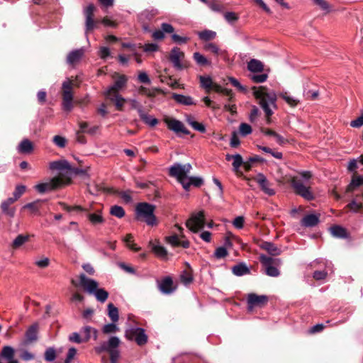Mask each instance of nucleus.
<instances>
[{"mask_svg":"<svg viewBox=\"0 0 363 363\" xmlns=\"http://www.w3.org/2000/svg\"><path fill=\"white\" fill-rule=\"evenodd\" d=\"M79 284L86 292L94 294L98 301L104 303L107 300L108 293L104 289H98L99 284L94 279L88 278L84 274H81Z\"/></svg>","mask_w":363,"mask_h":363,"instance_id":"2","label":"nucleus"},{"mask_svg":"<svg viewBox=\"0 0 363 363\" xmlns=\"http://www.w3.org/2000/svg\"><path fill=\"white\" fill-rule=\"evenodd\" d=\"M107 98L115 103V105L118 110H121V108L123 107L125 101V99L123 97H122L119 94H116L110 96L109 97Z\"/></svg>","mask_w":363,"mask_h":363,"instance_id":"44","label":"nucleus"},{"mask_svg":"<svg viewBox=\"0 0 363 363\" xmlns=\"http://www.w3.org/2000/svg\"><path fill=\"white\" fill-rule=\"evenodd\" d=\"M225 20L230 24H234L239 18L238 14L235 12L229 11L223 14Z\"/></svg>","mask_w":363,"mask_h":363,"instance_id":"49","label":"nucleus"},{"mask_svg":"<svg viewBox=\"0 0 363 363\" xmlns=\"http://www.w3.org/2000/svg\"><path fill=\"white\" fill-rule=\"evenodd\" d=\"M232 272L238 277H241L250 274V269L245 263L240 262L232 267Z\"/></svg>","mask_w":363,"mask_h":363,"instance_id":"28","label":"nucleus"},{"mask_svg":"<svg viewBox=\"0 0 363 363\" xmlns=\"http://www.w3.org/2000/svg\"><path fill=\"white\" fill-rule=\"evenodd\" d=\"M159 13L156 9H145L139 15V19L141 22L151 21Z\"/></svg>","mask_w":363,"mask_h":363,"instance_id":"26","label":"nucleus"},{"mask_svg":"<svg viewBox=\"0 0 363 363\" xmlns=\"http://www.w3.org/2000/svg\"><path fill=\"white\" fill-rule=\"evenodd\" d=\"M40 200H36L33 202L28 203L23 206V208L29 209L32 213H37L40 208Z\"/></svg>","mask_w":363,"mask_h":363,"instance_id":"47","label":"nucleus"},{"mask_svg":"<svg viewBox=\"0 0 363 363\" xmlns=\"http://www.w3.org/2000/svg\"><path fill=\"white\" fill-rule=\"evenodd\" d=\"M33 150V143L28 139H23L17 147V150L21 154L30 153Z\"/></svg>","mask_w":363,"mask_h":363,"instance_id":"25","label":"nucleus"},{"mask_svg":"<svg viewBox=\"0 0 363 363\" xmlns=\"http://www.w3.org/2000/svg\"><path fill=\"white\" fill-rule=\"evenodd\" d=\"M123 242L125 243L126 246L132 250L139 251L140 247H137V245L133 243V237L131 234H128L124 238Z\"/></svg>","mask_w":363,"mask_h":363,"instance_id":"43","label":"nucleus"},{"mask_svg":"<svg viewBox=\"0 0 363 363\" xmlns=\"http://www.w3.org/2000/svg\"><path fill=\"white\" fill-rule=\"evenodd\" d=\"M26 186L23 184H19L16 186L15 191L13 193L12 199L16 201H17L26 191Z\"/></svg>","mask_w":363,"mask_h":363,"instance_id":"46","label":"nucleus"},{"mask_svg":"<svg viewBox=\"0 0 363 363\" xmlns=\"http://www.w3.org/2000/svg\"><path fill=\"white\" fill-rule=\"evenodd\" d=\"M201 86L205 89L208 92L211 89L213 82L209 76H200Z\"/></svg>","mask_w":363,"mask_h":363,"instance_id":"37","label":"nucleus"},{"mask_svg":"<svg viewBox=\"0 0 363 363\" xmlns=\"http://www.w3.org/2000/svg\"><path fill=\"white\" fill-rule=\"evenodd\" d=\"M113 77L116 79L115 82L104 91V95L106 97L118 94L119 91L125 87L127 84L128 77L125 75L118 74L117 73H115Z\"/></svg>","mask_w":363,"mask_h":363,"instance_id":"8","label":"nucleus"},{"mask_svg":"<svg viewBox=\"0 0 363 363\" xmlns=\"http://www.w3.org/2000/svg\"><path fill=\"white\" fill-rule=\"evenodd\" d=\"M268 301V298L265 295H257L256 294H249L247 296L248 309L252 311L255 306H262Z\"/></svg>","mask_w":363,"mask_h":363,"instance_id":"16","label":"nucleus"},{"mask_svg":"<svg viewBox=\"0 0 363 363\" xmlns=\"http://www.w3.org/2000/svg\"><path fill=\"white\" fill-rule=\"evenodd\" d=\"M172 99L175 100L176 102L186 105V106H190L195 104L193 99L189 96H184L182 94H175L174 93L172 94Z\"/></svg>","mask_w":363,"mask_h":363,"instance_id":"29","label":"nucleus"},{"mask_svg":"<svg viewBox=\"0 0 363 363\" xmlns=\"http://www.w3.org/2000/svg\"><path fill=\"white\" fill-rule=\"evenodd\" d=\"M38 330V323L33 324L27 329L26 334H25L26 340L24 342V344L27 345V344L33 342L37 340Z\"/></svg>","mask_w":363,"mask_h":363,"instance_id":"21","label":"nucleus"},{"mask_svg":"<svg viewBox=\"0 0 363 363\" xmlns=\"http://www.w3.org/2000/svg\"><path fill=\"white\" fill-rule=\"evenodd\" d=\"M87 218L90 223L94 226L101 225L105 221L104 217L101 215V212L99 211L96 213H89L87 215Z\"/></svg>","mask_w":363,"mask_h":363,"instance_id":"30","label":"nucleus"},{"mask_svg":"<svg viewBox=\"0 0 363 363\" xmlns=\"http://www.w3.org/2000/svg\"><path fill=\"white\" fill-rule=\"evenodd\" d=\"M252 128L249 124L245 123H242L240 125L239 133L242 136L245 137V136L250 135L252 133Z\"/></svg>","mask_w":363,"mask_h":363,"instance_id":"52","label":"nucleus"},{"mask_svg":"<svg viewBox=\"0 0 363 363\" xmlns=\"http://www.w3.org/2000/svg\"><path fill=\"white\" fill-rule=\"evenodd\" d=\"M362 184H363V177L358 176V177H354L348 186V191H353L355 189V188H357Z\"/></svg>","mask_w":363,"mask_h":363,"instance_id":"45","label":"nucleus"},{"mask_svg":"<svg viewBox=\"0 0 363 363\" xmlns=\"http://www.w3.org/2000/svg\"><path fill=\"white\" fill-rule=\"evenodd\" d=\"M261 247L267 251L272 255H278L280 253V250L277 248V247L270 242H264L262 244Z\"/></svg>","mask_w":363,"mask_h":363,"instance_id":"35","label":"nucleus"},{"mask_svg":"<svg viewBox=\"0 0 363 363\" xmlns=\"http://www.w3.org/2000/svg\"><path fill=\"white\" fill-rule=\"evenodd\" d=\"M155 206L146 202H141L135 206V219L143 221L147 225L153 226L157 224V218L154 214Z\"/></svg>","mask_w":363,"mask_h":363,"instance_id":"3","label":"nucleus"},{"mask_svg":"<svg viewBox=\"0 0 363 363\" xmlns=\"http://www.w3.org/2000/svg\"><path fill=\"white\" fill-rule=\"evenodd\" d=\"M15 201L12 198H9L1 203V208L2 211L10 217H13L15 214V210L13 208L10 209L9 206Z\"/></svg>","mask_w":363,"mask_h":363,"instance_id":"31","label":"nucleus"},{"mask_svg":"<svg viewBox=\"0 0 363 363\" xmlns=\"http://www.w3.org/2000/svg\"><path fill=\"white\" fill-rule=\"evenodd\" d=\"M84 53V48H81L71 51L67 57V62L69 65H74L78 62L82 58Z\"/></svg>","mask_w":363,"mask_h":363,"instance_id":"19","label":"nucleus"},{"mask_svg":"<svg viewBox=\"0 0 363 363\" xmlns=\"http://www.w3.org/2000/svg\"><path fill=\"white\" fill-rule=\"evenodd\" d=\"M15 350L11 346L3 347L0 354V363H18L14 359Z\"/></svg>","mask_w":363,"mask_h":363,"instance_id":"17","label":"nucleus"},{"mask_svg":"<svg viewBox=\"0 0 363 363\" xmlns=\"http://www.w3.org/2000/svg\"><path fill=\"white\" fill-rule=\"evenodd\" d=\"M193 58L195 60V62L200 66H206L211 65V62L200 52H194L193 55Z\"/></svg>","mask_w":363,"mask_h":363,"instance_id":"39","label":"nucleus"},{"mask_svg":"<svg viewBox=\"0 0 363 363\" xmlns=\"http://www.w3.org/2000/svg\"><path fill=\"white\" fill-rule=\"evenodd\" d=\"M52 170H71L70 164L65 160L54 161L50 164Z\"/></svg>","mask_w":363,"mask_h":363,"instance_id":"23","label":"nucleus"},{"mask_svg":"<svg viewBox=\"0 0 363 363\" xmlns=\"http://www.w3.org/2000/svg\"><path fill=\"white\" fill-rule=\"evenodd\" d=\"M257 183L259 185L261 189L267 195L272 196L275 191L269 187V183L263 174H259L256 178Z\"/></svg>","mask_w":363,"mask_h":363,"instance_id":"18","label":"nucleus"},{"mask_svg":"<svg viewBox=\"0 0 363 363\" xmlns=\"http://www.w3.org/2000/svg\"><path fill=\"white\" fill-rule=\"evenodd\" d=\"M203 48L206 51L211 52L216 55H223L225 53V50H223L219 48L218 45H216L213 43H207L204 45Z\"/></svg>","mask_w":363,"mask_h":363,"instance_id":"32","label":"nucleus"},{"mask_svg":"<svg viewBox=\"0 0 363 363\" xmlns=\"http://www.w3.org/2000/svg\"><path fill=\"white\" fill-rule=\"evenodd\" d=\"M206 4L215 12H221L223 10V6L216 1H207Z\"/></svg>","mask_w":363,"mask_h":363,"instance_id":"54","label":"nucleus"},{"mask_svg":"<svg viewBox=\"0 0 363 363\" xmlns=\"http://www.w3.org/2000/svg\"><path fill=\"white\" fill-rule=\"evenodd\" d=\"M229 82L231 83V84L236 87L239 91L241 92H246L247 89L245 86H242L238 79H236L234 77H229L228 78Z\"/></svg>","mask_w":363,"mask_h":363,"instance_id":"59","label":"nucleus"},{"mask_svg":"<svg viewBox=\"0 0 363 363\" xmlns=\"http://www.w3.org/2000/svg\"><path fill=\"white\" fill-rule=\"evenodd\" d=\"M186 227L192 232L196 233L205 226L204 211H200L194 213L190 218L186 221Z\"/></svg>","mask_w":363,"mask_h":363,"instance_id":"9","label":"nucleus"},{"mask_svg":"<svg viewBox=\"0 0 363 363\" xmlns=\"http://www.w3.org/2000/svg\"><path fill=\"white\" fill-rule=\"evenodd\" d=\"M247 69L251 72H262L264 69V65L260 60L252 59L247 63Z\"/></svg>","mask_w":363,"mask_h":363,"instance_id":"27","label":"nucleus"},{"mask_svg":"<svg viewBox=\"0 0 363 363\" xmlns=\"http://www.w3.org/2000/svg\"><path fill=\"white\" fill-rule=\"evenodd\" d=\"M191 169V165L189 163L182 164L174 163L169 169V174L171 177H175L182 185L186 180L187 174Z\"/></svg>","mask_w":363,"mask_h":363,"instance_id":"4","label":"nucleus"},{"mask_svg":"<svg viewBox=\"0 0 363 363\" xmlns=\"http://www.w3.org/2000/svg\"><path fill=\"white\" fill-rule=\"evenodd\" d=\"M28 235H18L13 241V247H19L28 240Z\"/></svg>","mask_w":363,"mask_h":363,"instance_id":"51","label":"nucleus"},{"mask_svg":"<svg viewBox=\"0 0 363 363\" xmlns=\"http://www.w3.org/2000/svg\"><path fill=\"white\" fill-rule=\"evenodd\" d=\"M253 96L257 99L259 105L264 112L267 123H271V116L274 114V110L277 108V96L275 91L269 90L265 86L252 88Z\"/></svg>","mask_w":363,"mask_h":363,"instance_id":"1","label":"nucleus"},{"mask_svg":"<svg viewBox=\"0 0 363 363\" xmlns=\"http://www.w3.org/2000/svg\"><path fill=\"white\" fill-rule=\"evenodd\" d=\"M53 143L59 147H65L66 145V139L60 135H55L52 140Z\"/></svg>","mask_w":363,"mask_h":363,"instance_id":"62","label":"nucleus"},{"mask_svg":"<svg viewBox=\"0 0 363 363\" xmlns=\"http://www.w3.org/2000/svg\"><path fill=\"white\" fill-rule=\"evenodd\" d=\"M228 255V250L224 247H218L216 248L214 256L217 259H221L225 257Z\"/></svg>","mask_w":363,"mask_h":363,"instance_id":"58","label":"nucleus"},{"mask_svg":"<svg viewBox=\"0 0 363 363\" xmlns=\"http://www.w3.org/2000/svg\"><path fill=\"white\" fill-rule=\"evenodd\" d=\"M117 331H118V328L116 325V323H113V322L104 325V327L102 328V332L104 334L115 333Z\"/></svg>","mask_w":363,"mask_h":363,"instance_id":"50","label":"nucleus"},{"mask_svg":"<svg viewBox=\"0 0 363 363\" xmlns=\"http://www.w3.org/2000/svg\"><path fill=\"white\" fill-rule=\"evenodd\" d=\"M125 335L128 340H134L140 346L145 345L148 339L145 330L138 327L128 328L125 330Z\"/></svg>","mask_w":363,"mask_h":363,"instance_id":"7","label":"nucleus"},{"mask_svg":"<svg viewBox=\"0 0 363 363\" xmlns=\"http://www.w3.org/2000/svg\"><path fill=\"white\" fill-rule=\"evenodd\" d=\"M313 3L319 6L323 11L326 13L331 11V7L330 4L325 0H313Z\"/></svg>","mask_w":363,"mask_h":363,"instance_id":"53","label":"nucleus"},{"mask_svg":"<svg viewBox=\"0 0 363 363\" xmlns=\"http://www.w3.org/2000/svg\"><path fill=\"white\" fill-rule=\"evenodd\" d=\"M291 186L294 189L296 193L303 197V199L311 201L314 199V195L311 191L309 186L304 184L301 179H293Z\"/></svg>","mask_w":363,"mask_h":363,"instance_id":"11","label":"nucleus"},{"mask_svg":"<svg viewBox=\"0 0 363 363\" xmlns=\"http://www.w3.org/2000/svg\"><path fill=\"white\" fill-rule=\"evenodd\" d=\"M199 38L204 41H209L213 40L216 36V33L211 30H204L198 33Z\"/></svg>","mask_w":363,"mask_h":363,"instance_id":"38","label":"nucleus"},{"mask_svg":"<svg viewBox=\"0 0 363 363\" xmlns=\"http://www.w3.org/2000/svg\"><path fill=\"white\" fill-rule=\"evenodd\" d=\"M69 179H65L61 177H56L47 182L40 183L35 186V189L40 194L50 191L69 184Z\"/></svg>","mask_w":363,"mask_h":363,"instance_id":"5","label":"nucleus"},{"mask_svg":"<svg viewBox=\"0 0 363 363\" xmlns=\"http://www.w3.org/2000/svg\"><path fill=\"white\" fill-rule=\"evenodd\" d=\"M259 149L264 152L270 154L272 157H274L276 159L281 160L283 157V155L281 152L274 151V150L268 147L259 146Z\"/></svg>","mask_w":363,"mask_h":363,"instance_id":"48","label":"nucleus"},{"mask_svg":"<svg viewBox=\"0 0 363 363\" xmlns=\"http://www.w3.org/2000/svg\"><path fill=\"white\" fill-rule=\"evenodd\" d=\"M184 58V53L178 47H174L169 53V59L174 68L181 70L184 68L182 60Z\"/></svg>","mask_w":363,"mask_h":363,"instance_id":"14","label":"nucleus"},{"mask_svg":"<svg viewBox=\"0 0 363 363\" xmlns=\"http://www.w3.org/2000/svg\"><path fill=\"white\" fill-rule=\"evenodd\" d=\"M268 75L265 73L253 74L251 77V79L257 83H262L267 79Z\"/></svg>","mask_w":363,"mask_h":363,"instance_id":"60","label":"nucleus"},{"mask_svg":"<svg viewBox=\"0 0 363 363\" xmlns=\"http://www.w3.org/2000/svg\"><path fill=\"white\" fill-rule=\"evenodd\" d=\"M110 213L118 218H121L125 216V211L123 207L114 205L111 206Z\"/></svg>","mask_w":363,"mask_h":363,"instance_id":"42","label":"nucleus"},{"mask_svg":"<svg viewBox=\"0 0 363 363\" xmlns=\"http://www.w3.org/2000/svg\"><path fill=\"white\" fill-rule=\"evenodd\" d=\"M62 206L63 209L68 212L79 213V212H82L84 211V208L80 206H70L65 203H62Z\"/></svg>","mask_w":363,"mask_h":363,"instance_id":"61","label":"nucleus"},{"mask_svg":"<svg viewBox=\"0 0 363 363\" xmlns=\"http://www.w3.org/2000/svg\"><path fill=\"white\" fill-rule=\"evenodd\" d=\"M62 108L66 111H71L73 108V94H72V82L67 79L62 84Z\"/></svg>","mask_w":363,"mask_h":363,"instance_id":"6","label":"nucleus"},{"mask_svg":"<svg viewBox=\"0 0 363 363\" xmlns=\"http://www.w3.org/2000/svg\"><path fill=\"white\" fill-rule=\"evenodd\" d=\"M139 116L145 124L150 127H154L158 123V120L157 118L147 114L145 111Z\"/></svg>","mask_w":363,"mask_h":363,"instance_id":"36","label":"nucleus"},{"mask_svg":"<svg viewBox=\"0 0 363 363\" xmlns=\"http://www.w3.org/2000/svg\"><path fill=\"white\" fill-rule=\"evenodd\" d=\"M120 340L118 337L112 336L108 341L102 342L99 346L95 347L94 350L96 353L100 354L104 352H111L117 350L120 345Z\"/></svg>","mask_w":363,"mask_h":363,"instance_id":"12","label":"nucleus"},{"mask_svg":"<svg viewBox=\"0 0 363 363\" xmlns=\"http://www.w3.org/2000/svg\"><path fill=\"white\" fill-rule=\"evenodd\" d=\"M280 96L292 107L296 106L299 102L298 99L290 96L287 92L281 93Z\"/></svg>","mask_w":363,"mask_h":363,"instance_id":"41","label":"nucleus"},{"mask_svg":"<svg viewBox=\"0 0 363 363\" xmlns=\"http://www.w3.org/2000/svg\"><path fill=\"white\" fill-rule=\"evenodd\" d=\"M172 39L174 43L178 44H184L189 40V38L180 36L174 33L172 35Z\"/></svg>","mask_w":363,"mask_h":363,"instance_id":"64","label":"nucleus"},{"mask_svg":"<svg viewBox=\"0 0 363 363\" xmlns=\"http://www.w3.org/2000/svg\"><path fill=\"white\" fill-rule=\"evenodd\" d=\"M165 123L167 128L177 134L183 133L189 135L190 132L185 128L184 123L175 118L165 119Z\"/></svg>","mask_w":363,"mask_h":363,"instance_id":"15","label":"nucleus"},{"mask_svg":"<svg viewBox=\"0 0 363 363\" xmlns=\"http://www.w3.org/2000/svg\"><path fill=\"white\" fill-rule=\"evenodd\" d=\"M82 332L85 334V341H87L91 337V333H94V339L97 338V330L91 326H85L82 328Z\"/></svg>","mask_w":363,"mask_h":363,"instance_id":"56","label":"nucleus"},{"mask_svg":"<svg viewBox=\"0 0 363 363\" xmlns=\"http://www.w3.org/2000/svg\"><path fill=\"white\" fill-rule=\"evenodd\" d=\"M152 250L157 256L161 257H164L167 254L166 249L160 245H155L152 247Z\"/></svg>","mask_w":363,"mask_h":363,"instance_id":"57","label":"nucleus"},{"mask_svg":"<svg viewBox=\"0 0 363 363\" xmlns=\"http://www.w3.org/2000/svg\"><path fill=\"white\" fill-rule=\"evenodd\" d=\"M259 260L264 267V272L267 275L272 277H277L279 276V270L276 267L272 265V264L275 263L277 261L280 262L279 259H274L271 257L261 255L259 257Z\"/></svg>","mask_w":363,"mask_h":363,"instance_id":"10","label":"nucleus"},{"mask_svg":"<svg viewBox=\"0 0 363 363\" xmlns=\"http://www.w3.org/2000/svg\"><path fill=\"white\" fill-rule=\"evenodd\" d=\"M319 216L315 214H308L305 216L301 220V225L305 228H313L319 223Z\"/></svg>","mask_w":363,"mask_h":363,"instance_id":"22","label":"nucleus"},{"mask_svg":"<svg viewBox=\"0 0 363 363\" xmlns=\"http://www.w3.org/2000/svg\"><path fill=\"white\" fill-rule=\"evenodd\" d=\"M108 315L112 322L116 323L119 318L118 309L111 303L108 304Z\"/></svg>","mask_w":363,"mask_h":363,"instance_id":"34","label":"nucleus"},{"mask_svg":"<svg viewBox=\"0 0 363 363\" xmlns=\"http://www.w3.org/2000/svg\"><path fill=\"white\" fill-rule=\"evenodd\" d=\"M233 167L234 171H238L243 163V160L240 154L233 155Z\"/></svg>","mask_w":363,"mask_h":363,"instance_id":"55","label":"nucleus"},{"mask_svg":"<svg viewBox=\"0 0 363 363\" xmlns=\"http://www.w3.org/2000/svg\"><path fill=\"white\" fill-rule=\"evenodd\" d=\"M240 144V141L238 138V133L236 131H233L232 133L230 145L232 147L235 148V147H238Z\"/></svg>","mask_w":363,"mask_h":363,"instance_id":"63","label":"nucleus"},{"mask_svg":"<svg viewBox=\"0 0 363 363\" xmlns=\"http://www.w3.org/2000/svg\"><path fill=\"white\" fill-rule=\"evenodd\" d=\"M203 183V179L199 177H187L186 180L182 184L183 188L188 191L190 186L193 185L196 187L201 186Z\"/></svg>","mask_w":363,"mask_h":363,"instance_id":"24","label":"nucleus"},{"mask_svg":"<svg viewBox=\"0 0 363 363\" xmlns=\"http://www.w3.org/2000/svg\"><path fill=\"white\" fill-rule=\"evenodd\" d=\"M160 291L164 294H170L174 291L173 281L171 277H166L159 283Z\"/></svg>","mask_w":363,"mask_h":363,"instance_id":"20","label":"nucleus"},{"mask_svg":"<svg viewBox=\"0 0 363 363\" xmlns=\"http://www.w3.org/2000/svg\"><path fill=\"white\" fill-rule=\"evenodd\" d=\"M57 357V351L55 347H50L45 350L44 353L45 360L48 362H53Z\"/></svg>","mask_w":363,"mask_h":363,"instance_id":"40","label":"nucleus"},{"mask_svg":"<svg viewBox=\"0 0 363 363\" xmlns=\"http://www.w3.org/2000/svg\"><path fill=\"white\" fill-rule=\"evenodd\" d=\"M330 231L333 236L338 238H345L347 237L346 230L340 226V225H334L330 228Z\"/></svg>","mask_w":363,"mask_h":363,"instance_id":"33","label":"nucleus"},{"mask_svg":"<svg viewBox=\"0 0 363 363\" xmlns=\"http://www.w3.org/2000/svg\"><path fill=\"white\" fill-rule=\"evenodd\" d=\"M95 6L94 4H90L84 10V14L85 16V32L86 33L90 30H92L96 27V22L94 21V12Z\"/></svg>","mask_w":363,"mask_h":363,"instance_id":"13","label":"nucleus"}]
</instances>
